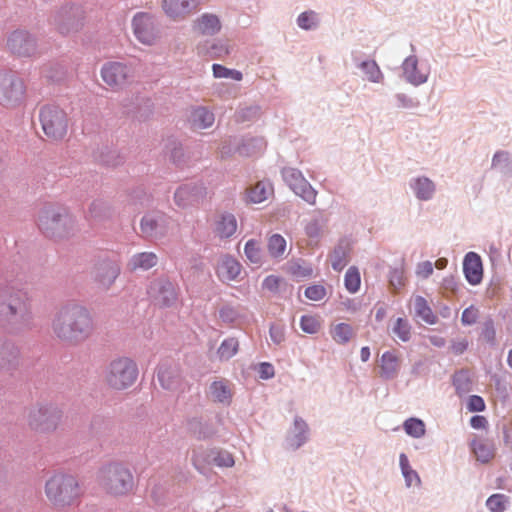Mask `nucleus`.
I'll return each mask as SVG.
<instances>
[{"mask_svg": "<svg viewBox=\"0 0 512 512\" xmlns=\"http://www.w3.org/2000/svg\"><path fill=\"white\" fill-rule=\"evenodd\" d=\"M52 330L61 341L76 344L92 334L94 323L85 307L68 305L56 314L52 322Z\"/></svg>", "mask_w": 512, "mask_h": 512, "instance_id": "nucleus-1", "label": "nucleus"}, {"mask_svg": "<svg viewBox=\"0 0 512 512\" xmlns=\"http://www.w3.org/2000/svg\"><path fill=\"white\" fill-rule=\"evenodd\" d=\"M96 482L102 492L110 497L126 496L135 486L133 473L119 462L102 466L97 472Z\"/></svg>", "mask_w": 512, "mask_h": 512, "instance_id": "nucleus-2", "label": "nucleus"}, {"mask_svg": "<svg viewBox=\"0 0 512 512\" xmlns=\"http://www.w3.org/2000/svg\"><path fill=\"white\" fill-rule=\"evenodd\" d=\"M45 495L55 508L62 509L77 502L82 490L74 476L56 473L46 481Z\"/></svg>", "mask_w": 512, "mask_h": 512, "instance_id": "nucleus-3", "label": "nucleus"}, {"mask_svg": "<svg viewBox=\"0 0 512 512\" xmlns=\"http://www.w3.org/2000/svg\"><path fill=\"white\" fill-rule=\"evenodd\" d=\"M38 226L50 238H62L70 234L76 221L65 207L48 205L39 213Z\"/></svg>", "mask_w": 512, "mask_h": 512, "instance_id": "nucleus-4", "label": "nucleus"}, {"mask_svg": "<svg viewBox=\"0 0 512 512\" xmlns=\"http://www.w3.org/2000/svg\"><path fill=\"white\" fill-rule=\"evenodd\" d=\"M138 378V367L129 357L112 360L105 369L104 382L113 390H125L131 387Z\"/></svg>", "mask_w": 512, "mask_h": 512, "instance_id": "nucleus-5", "label": "nucleus"}, {"mask_svg": "<svg viewBox=\"0 0 512 512\" xmlns=\"http://www.w3.org/2000/svg\"><path fill=\"white\" fill-rule=\"evenodd\" d=\"M26 87L23 80L11 71H0V105L16 108L25 101Z\"/></svg>", "mask_w": 512, "mask_h": 512, "instance_id": "nucleus-6", "label": "nucleus"}, {"mask_svg": "<svg viewBox=\"0 0 512 512\" xmlns=\"http://www.w3.org/2000/svg\"><path fill=\"white\" fill-rule=\"evenodd\" d=\"M40 122L44 133L52 140H60L67 133L66 113L56 106H44L40 111Z\"/></svg>", "mask_w": 512, "mask_h": 512, "instance_id": "nucleus-7", "label": "nucleus"}, {"mask_svg": "<svg viewBox=\"0 0 512 512\" xmlns=\"http://www.w3.org/2000/svg\"><path fill=\"white\" fill-rule=\"evenodd\" d=\"M100 76L110 90L120 91L132 82L133 70L124 62L108 61L102 65Z\"/></svg>", "mask_w": 512, "mask_h": 512, "instance_id": "nucleus-8", "label": "nucleus"}, {"mask_svg": "<svg viewBox=\"0 0 512 512\" xmlns=\"http://www.w3.org/2000/svg\"><path fill=\"white\" fill-rule=\"evenodd\" d=\"M62 419V413L56 407L41 405L34 407L28 414L29 426L40 432L55 430Z\"/></svg>", "mask_w": 512, "mask_h": 512, "instance_id": "nucleus-9", "label": "nucleus"}, {"mask_svg": "<svg viewBox=\"0 0 512 512\" xmlns=\"http://www.w3.org/2000/svg\"><path fill=\"white\" fill-rule=\"evenodd\" d=\"M6 48L17 57L30 58L39 54L36 38L26 30H15L10 33Z\"/></svg>", "mask_w": 512, "mask_h": 512, "instance_id": "nucleus-10", "label": "nucleus"}, {"mask_svg": "<svg viewBox=\"0 0 512 512\" xmlns=\"http://www.w3.org/2000/svg\"><path fill=\"white\" fill-rule=\"evenodd\" d=\"M283 178L295 194L300 196L309 204H315L317 192L310 183L303 177L302 173L295 168H285L282 171Z\"/></svg>", "mask_w": 512, "mask_h": 512, "instance_id": "nucleus-11", "label": "nucleus"}, {"mask_svg": "<svg viewBox=\"0 0 512 512\" xmlns=\"http://www.w3.org/2000/svg\"><path fill=\"white\" fill-rule=\"evenodd\" d=\"M133 32L139 42L152 46L158 40V32L153 18L147 13H138L134 16Z\"/></svg>", "mask_w": 512, "mask_h": 512, "instance_id": "nucleus-12", "label": "nucleus"}, {"mask_svg": "<svg viewBox=\"0 0 512 512\" xmlns=\"http://www.w3.org/2000/svg\"><path fill=\"white\" fill-rule=\"evenodd\" d=\"M148 293L154 302L162 307L171 306L177 300L176 285L167 279H158L151 283Z\"/></svg>", "mask_w": 512, "mask_h": 512, "instance_id": "nucleus-13", "label": "nucleus"}, {"mask_svg": "<svg viewBox=\"0 0 512 512\" xmlns=\"http://www.w3.org/2000/svg\"><path fill=\"white\" fill-rule=\"evenodd\" d=\"M241 270L240 262L230 255H222L216 264V275L224 283L237 280Z\"/></svg>", "mask_w": 512, "mask_h": 512, "instance_id": "nucleus-14", "label": "nucleus"}, {"mask_svg": "<svg viewBox=\"0 0 512 512\" xmlns=\"http://www.w3.org/2000/svg\"><path fill=\"white\" fill-rule=\"evenodd\" d=\"M463 271L467 281L471 285H478L483 278V266L477 253L469 252L463 262Z\"/></svg>", "mask_w": 512, "mask_h": 512, "instance_id": "nucleus-15", "label": "nucleus"}, {"mask_svg": "<svg viewBox=\"0 0 512 512\" xmlns=\"http://www.w3.org/2000/svg\"><path fill=\"white\" fill-rule=\"evenodd\" d=\"M162 7L166 15L173 19L184 18L196 8L194 0H163Z\"/></svg>", "mask_w": 512, "mask_h": 512, "instance_id": "nucleus-16", "label": "nucleus"}, {"mask_svg": "<svg viewBox=\"0 0 512 512\" xmlns=\"http://www.w3.org/2000/svg\"><path fill=\"white\" fill-rule=\"evenodd\" d=\"M209 395L213 401L229 405L233 397L229 381L221 379L212 382L209 387Z\"/></svg>", "mask_w": 512, "mask_h": 512, "instance_id": "nucleus-17", "label": "nucleus"}, {"mask_svg": "<svg viewBox=\"0 0 512 512\" xmlns=\"http://www.w3.org/2000/svg\"><path fill=\"white\" fill-rule=\"evenodd\" d=\"M193 29L201 35H213L220 31L221 23L216 15L203 14L194 22Z\"/></svg>", "mask_w": 512, "mask_h": 512, "instance_id": "nucleus-18", "label": "nucleus"}, {"mask_svg": "<svg viewBox=\"0 0 512 512\" xmlns=\"http://www.w3.org/2000/svg\"><path fill=\"white\" fill-rule=\"evenodd\" d=\"M94 278L103 287H109L119 274V267L114 263H102L95 267Z\"/></svg>", "mask_w": 512, "mask_h": 512, "instance_id": "nucleus-19", "label": "nucleus"}, {"mask_svg": "<svg viewBox=\"0 0 512 512\" xmlns=\"http://www.w3.org/2000/svg\"><path fill=\"white\" fill-rule=\"evenodd\" d=\"M202 196V189L192 184L180 186L175 194L174 199L178 206H186L196 202Z\"/></svg>", "mask_w": 512, "mask_h": 512, "instance_id": "nucleus-20", "label": "nucleus"}, {"mask_svg": "<svg viewBox=\"0 0 512 512\" xmlns=\"http://www.w3.org/2000/svg\"><path fill=\"white\" fill-rule=\"evenodd\" d=\"M329 334L335 343L345 345L354 338L355 330L350 324L337 323L330 326Z\"/></svg>", "mask_w": 512, "mask_h": 512, "instance_id": "nucleus-21", "label": "nucleus"}, {"mask_svg": "<svg viewBox=\"0 0 512 512\" xmlns=\"http://www.w3.org/2000/svg\"><path fill=\"white\" fill-rule=\"evenodd\" d=\"M417 64V58L409 56L402 65L405 78L414 85L422 84L427 80V76L418 71Z\"/></svg>", "mask_w": 512, "mask_h": 512, "instance_id": "nucleus-22", "label": "nucleus"}, {"mask_svg": "<svg viewBox=\"0 0 512 512\" xmlns=\"http://www.w3.org/2000/svg\"><path fill=\"white\" fill-rule=\"evenodd\" d=\"M214 120V114L204 107L195 108L190 116L191 125L195 130L211 127Z\"/></svg>", "mask_w": 512, "mask_h": 512, "instance_id": "nucleus-23", "label": "nucleus"}, {"mask_svg": "<svg viewBox=\"0 0 512 512\" xmlns=\"http://www.w3.org/2000/svg\"><path fill=\"white\" fill-rule=\"evenodd\" d=\"M237 230V220L233 214H223L216 222L215 233L224 239L231 237Z\"/></svg>", "mask_w": 512, "mask_h": 512, "instance_id": "nucleus-24", "label": "nucleus"}, {"mask_svg": "<svg viewBox=\"0 0 512 512\" xmlns=\"http://www.w3.org/2000/svg\"><path fill=\"white\" fill-rule=\"evenodd\" d=\"M381 376L390 379L393 378L399 369V357L393 351L385 352L381 357Z\"/></svg>", "mask_w": 512, "mask_h": 512, "instance_id": "nucleus-25", "label": "nucleus"}, {"mask_svg": "<svg viewBox=\"0 0 512 512\" xmlns=\"http://www.w3.org/2000/svg\"><path fill=\"white\" fill-rule=\"evenodd\" d=\"M272 192L273 188L269 182L260 181L247 191L246 197L251 203H261L266 200Z\"/></svg>", "mask_w": 512, "mask_h": 512, "instance_id": "nucleus-26", "label": "nucleus"}, {"mask_svg": "<svg viewBox=\"0 0 512 512\" xmlns=\"http://www.w3.org/2000/svg\"><path fill=\"white\" fill-rule=\"evenodd\" d=\"M472 449L477 460L487 463L495 456L494 445L484 440H474L472 442Z\"/></svg>", "mask_w": 512, "mask_h": 512, "instance_id": "nucleus-27", "label": "nucleus"}, {"mask_svg": "<svg viewBox=\"0 0 512 512\" xmlns=\"http://www.w3.org/2000/svg\"><path fill=\"white\" fill-rule=\"evenodd\" d=\"M28 297L26 293L16 292L9 296L6 304V308L9 310V313L12 315L15 314H24L28 311Z\"/></svg>", "mask_w": 512, "mask_h": 512, "instance_id": "nucleus-28", "label": "nucleus"}, {"mask_svg": "<svg viewBox=\"0 0 512 512\" xmlns=\"http://www.w3.org/2000/svg\"><path fill=\"white\" fill-rule=\"evenodd\" d=\"M158 262L156 254L152 252H142L134 255L130 260V266L133 270H148L154 267Z\"/></svg>", "mask_w": 512, "mask_h": 512, "instance_id": "nucleus-29", "label": "nucleus"}, {"mask_svg": "<svg viewBox=\"0 0 512 512\" xmlns=\"http://www.w3.org/2000/svg\"><path fill=\"white\" fill-rule=\"evenodd\" d=\"M413 189L417 198L421 200H428L434 194L435 185L430 179L426 177H420L415 179Z\"/></svg>", "mask_w": 512, "mask_h": 512, "instance_id": "nucleus-30", "label": "nucleus"}, {"mask_svg": "<svg viewBox=\"0 0 512 512\" xmlns=\"http://www.w3.org/2000/svg\"><path fill=\"white\" fill-rule=\"evenodd\" d=\"M244 254L249 262L260 265L263 259V251L259 241L250 239L244 247Z\"/></svg>", "mask_w": 512, "mask_h": 512, "instance_id": "nucleus-31", "label": "nucleus"}, {"mask_svg": "<svg viewBox=\"0 0 512 512\" xmlns=\"http://www.w3.org/2000/svg\"><path fill=\"white\" fill-rule=\"evenodd\" d=\"M18 358V350L11 344L0 343V369L9 366Z\"/></svg>", "mask_w": 512, "mask_h": 512, "instance_id": "nucleus-32", "label": "nucleus"}, {"mask_svg": "<svg viewBox=\"0 0 512 512\" xmlns=\"http://www.w3.org/2000/svg\"><path fill=\"white\" fill-rule=\"evenodd\" d=\"M229 52H230L229 46L222 41L213 43L209 49H206L205 47H202V46L198 47L199 54L209 56L211 59L222 58V57L228 55Z\"/></svg>", "mask_w": 512, "mask_h": 512, "instance_id": "nucleus-33", "label": "nucleus"}, {"mask_svg": "<svg viewBox=\"0 0 512 512\" xmlns=\"http://www.w3.org/2000/svg\"><path fill=\"white\" fill-rule=\"evenodd\" d=\"M399 461H400V467L402 470V474L405 478L407 486L419 485L420 478H419L417 472L411 468L407 456L402 453L399 457Z\"/></svg>", "mask_w": 512, "mask_h": 512, "instance_id": "nucleus-34", "label": "nucleus"}, {"mask_svg": "<svg viewBox=\"0 0 512 512\" xmlns=\"http://www.w3.org/2000/svg\"><path fill=\"white\" fill-rule=\"evenodd\" d=\"M267 248L272 257L279 258L283 256L286 251V240L280 234H273L268 239Z\"/></svg>", "mask_w": 512, "mask_h": 512, "instance_id": "nucleus-35", "label": "nucleus"}, {"mask_svg": "<svg viewBox=\"0 0 512 512\" xmlns=\"http://www.w3.org/2000/svg\"><path fill=\"white\" fill-rule=\"evenodd\" d=\"M414 309L416 314L425 322L429 324H433L435 322V316L423 297L417 296L415 298Z\"/></svg>", "mask_w": 512, "mask_h": 512, "instance_id": "nucleus-36", "label": "nucleus"}, {"mask_svg": "<svg viewBox=\"0 0 512 512\" xmlns=\"http://www.w3.org/2000/svg\"><path fill=\"white\" fill-rule=\"evenodd\" d=\"M405 432L413 438H421L425 435V424L418 418H409L403 423Z\"/></svg>", "mask_w": 512, "mask_h": 512, "instance_id": "nucleus-37", "label": "nucleus"}, {"mask_svg": "<svg viewBox=\"0 0 512 512\" xmlns=\"http://www.w3.org/2000/svg\"><path fill=\"white\" fill-rule=\"evenodd\" d=\"M300 327L305 333L316 334L322 327V321L319 316L303 315L300 319Z\"/></svg>", "mask_w": 512, "mask_h": 512, "instance_id": "nucleus-38", "label": "nucleus"}, {"mask_svg": "<svg viewBox=\"0 0 512 512\" xmlns=\"http://www.w3.org/2000/svg\"><path fill=\"white\" fill-rule=\"evenodd\" d=\"M238 341L235 338L224 340L218 348L217 354L220 360L232 358L238 351Z\"/></svg>", "mask_w": 512, "mask_h": 512, "instance_id": "nucleus-39", "label": "nucleus"}, {"mask_svg": "<svg viewBox=\"0 0 512 512\" xmlns=\"http://www.w3.org/2000/svg\"><path fill=\"white\" fill-rule=\"evenodd\" d=\"M263 146L264 143L261 139L251 138L247 140V143H242L237 150L241 156H253L260 153Z\"/></svg>", "mask_w": 512, "mask_h": 512, "instance_id": "nucleus-40", "label": "nucleus"}, {"mask_svg": "<svg viewBox=\"0 0 512 512\" xmlns=\"http://www.w3.org/2000/svg\"><path fill=\"white\" fill-rule=\"evenodd\" d=\"M294 428L296 435L292 445L298 448L307 440L308 425L303 419L296 417L294 420Z\"/></svg>", "mask_w": 512, "mask_h": 512, "instance_id": "nucleus-41", "label": "nucleus"}, {"mask_svg": "<svg viewBox=\"0 0 512 512\" xmlns=\"http://www.w3.org/2000/svg\"><path fill=\"white\" fill-rule=\"evenodd\" d=\"M344 282L345 287L349 292H357L359 290L361 283L360 273L358 269L355 267H350L345 274Z\"/></svg>", "mask_w": 512, "mask_h": 512, "instance_id": "nucleus-42", "label": "nucleus"}, {"mask_svg": "<svg viewBox=\"0 0 512 512\" xmlns=\"http://www.w3.org/2000/svg\"><path fill=\"white\" fill-rule=\"evenodd\" d=\"M361 68L367 75L369 81L378 83L382 80L383 75L375 61H364L361 64Z\"/></svg>", "mask_w": 512, "mask_h": 512, "instance_id": "nucleus-43", "label": "nucleus"}, {"mask_svg": "<svg viewBox=\"0 0 512 512\" xmlns=\"http://www.w3.org/2000/svg\"><path fill=\"white\" fill-rule=\"evenodd\" d=\"M81 24L74 18L64 19L63 16H59L57 19V29L61 34H70L80 29Z\"/></svg>", "mask_w": 512, "mask_h": 512, "instance_id": "nucleus-44", "label": "nucleus"}, {"mask_svg": "<svg viewBox=\"0 0 512 512\" xmlns=\"http://www.w3.org/2000/svg\"><path fill=\"white\" fill-rule=\"evenodd\" d=\"M507 503L508 497L504 494H493L486 501V505L491 512H504Z\"/></svg>", "mask_w": 512, "mask_h": 512, "instance_id": "nucleus-45", "label": "nucleus"}, {"mask_svg": "<svg viewBox=\"0 0 512 512\" xmlns=\"http://www.w3.org/2000/svg\"><path fill=\"white\" fill-rule=\"evenodd\" d=\"M394 334L402 341L406 342L410 339V325L404 318H398L393 327Z\"/></svg>", "mask_w": 512, "mask_h": 512, "instance_id": "nucleus-46", "label": "nucleus"}, {"mask_svg": "<svg viewBox=\"0 0 512 512\" xmlns=\"http://www.w3.org/2000/svg\"><path fill=\"white\" fill-rule=\"evenodd\" d=\"M297 24L300 28L309 30L317 26V16L313 11L303 12L297 18Z\"/></svg>", "mask_w": 512, "mask_h": 512, "instance_id": "nucleus-47", "label": "nucleus"}, {"mask_svg": "<svg viewBox=\"0 0 512 512\" xmlns=\"http://www.w3.org/2000/svg\"><path fill=\"white\" fill-rule=\"evenodd\" d=\"M213 463L218 467H232L234 465V458L232 454L226 451H220L213 457Z\"/></svg>", "mask_w": 512, "mask_h": 512, "instance_id": "nucleus-48", "label": "nucleus"}, {"mask_svg": "<svg viewBox=\"0 0 512 512\" xmlns=\"http://www.w3.org/2000/svg\"><path fill=\"white\" fill-rule=\"evenodd\" d=\"M326 295V290L322 285H313L305 290V296L313 301H319Z\"/></svg>", "mask_w": 512, "mask_h": 512, "instance_id": "nucleus-49", "label": "nucleus"}, {"mask_svg": "<svg viewBox=\"0 0 512 512\" xmlns=\"http://www.w3.org/2000/svg\"><path fill=\"white\" fill-rule=\"evenodd\" d=\"M174 379L175 377L171 371L167 369H160L158 371V380L163 388L171 389L173 386Z\"/></svg>", "mask_w": 512, "mask_h": 512, "instance_id": "nucleus-50", "label": "nucleus"}, {"mask_svg": "<svg viewBox=\"0 0 512 512\" xmlns=\"http://www.w3.org/2000/svg\"><path fill=\"white\" fill-rule=\"evenodd\" d=\"M485 407V402L482 397L478 395H472L469 397L467 408L470 412H481L485 410Z\"/></svg>", "mask_w": 512, "mask_h": 512, "instance_id": "nucleus-51", "label": "nucleus"}, {"mask_svg": "<svg viewBox=\"0 0 512 512\" xmlns=\"http://www.w3.org/2000/svg\"><path fill=\"white\" fill-rule=\"evenodd\" d=\"M390 284L394 289H399L405 285L404 272L399 269H395L390 274Z\"/></svg>", "mask_w": 512, "mask_h": 512, "instance_id": "nucleus-52", "label": "nucleus"}, {"mask_svg": "<svg viewBox=\"0 0 512 512\" xmlns=\"http://www.w3.org/2000/svg\"><path fill=\"white\" fill-rule=\"evenodd\" d=\"M270 337L275 344H281L285 340L284 328L280 325H272L270 327Z\"/></svg>", "mask_w": 512, "mask_h": 512, "instance_id": "nucleus-53", "label": "nucleus"}, {"mask_svg": "<svg viewBox=\"0 0 512 512\" xmlns=\"http://www.w3.org/2000/svg\"><path fill=\"white\" fill-rule=\"evenodd\" d=\"M477 317L478 310L471 306L463 311L461 321L465 325H471L476 322Z\"/></svg>", "mask_w": 512, "mask_h": 512, "instance_id": "nucleus-54", "label": "nucleus"}, {"mask_svg": "<svg viewBox=\"0 0 512 512\" xmlns=\"http://www.w3.org/2000/svg\"><path fill=\"white\" fill-rule=\"evenodd\" d=\"M106 211V206L104 205V203L100 202V201H94L91 203L90 207H89V216L91 218H100L103 216V214L105 213Z\"/></svg>", "mask_w": 512, "mask_h": 512, "instance_id": "nucleus-55", "label": "nucleus"}, {"mask_svg": "<svg viewBox=\"0 0 512 512\" xmlns=\"http://www.w3.org/2000/svg\"><path fill=\"white\" fill-rule=\"evenodd\" d=\"M157 226L156 220L152 216H145L141 220V230L143 233L151 234Z\"/></svg>", "mask_w": 512, "mask_h": 512, "instance_id": "nucleus-56", "label": "nucleus"}, {"mask_svg": "<svg viewBox=\"0 0 512 512\" xmlns=\"http://www.w3.org/2000/svg\"><path fill=\"white\" fill-rule=\"evenodd\" d=\"M416 273L422 278H427L433 273V265L430 261H424L418 264Z\"/></svg>", "mask_w": 512, "mask_h": 512, "instance_id": "nucleus-57", "label": "nucleus"}, {"mask_svg": "<svg viewBox=\"0 0 512 512\" xmlns=\"http://www.w3.org/2000/svg\"><path fill=\"white\" fill-rule=\"evenodd\" d=\"M258 372L262 379L272 378L275 374L273 365L266 362L260 364Z\"/></svg>", "mask_w": 512, "mask_h": 512, "instance_id": "nucleus-58", "label": "nucleus"}, {"mask_svg": "<svg viewBox=\"0 0 512 512\" xmlns=\"http://www.w3.org/2000/svg\"><path fill=\"white\" fill-rule=\"evenodd\" d=\"M468 340L466 338H461L458 340H455L451 344V351L454 354H462L468 347Z\"/></svg>", "mask_w": 512, "mask_h": 512, "instance_id": "nucleus-59", "label": "nucleus"}, {"mask_svg": "<svg viewBox=\"0 0 512 512\" xmlns=\"http://www.w3.org/2000/svg\"><path fill=\"white\" fill-rule=\"evenodd\" d=\"M470 425L474 429H484L487 427L488 421L484 416L476 415L471 418Z\"/></svg>", "mask_w": 512, "mask_h": 512, "instance_id": "nucleus-60", "label": "nucleus"}, {"mask_svg": "<svg viewBox=\"0 0 512 512\" xmlns=\"http://www.w3.org/2000/svg\"><path fill=\"white\" fill-rule=\"evenodd\" d=\"M212 70H213V75L216 78H228L229 77L230 69H228L220 64H213Z\"/></svg>", "mask_w": 512, "mask_h": 512, "instance_id": "nucleus-61", "label": "nucleus"}, {"mask_svg": "<svg viewBox=\"0 0 512 512\" xmlns=\"http://www.w3.org/2000/svg\"><path fill=\"white\" fill-rule=\"evenodd\" d=\"M279 280L277 277L270 275L265 278L263 286L269 290H273L278 287Z\"/></svg>", "mask_w": 512, "mask_h": 512, "instance_id": "nucleus-62", "label": "nucleus"}, {"mask_svg": "<svg viewBox=\"0 0 512 512\" xmlns=\"http://www.w3.org/2000/svg\"><path fill=\"white\" fill-rule=\"evenodd\" d=\"M347 261L345 258H342V257H339V258H336V254L334 255V258L332 260V267L335 269V270H342L344 268V266L346 265Z\"/></svg>", "mask_w": 512, "mask_h": 512, "instance_id": "nucleus-63", "label": "nucleus"}, {"mask_svg": "<svg viewBox=\"0 0 512 512\" xmlns=\"http://www.w3.org/2000/svg\"><path fill=\"white\" fill-rule=\"evenodd\" d=\"M362 361L366 362L370 358V349L368 347H362L360 351Z\"/></svg>", "mask_w": 512, "mask_h": 512, "instance_id": "nucleus-64", "label": "nucleus"}]
</instances>
